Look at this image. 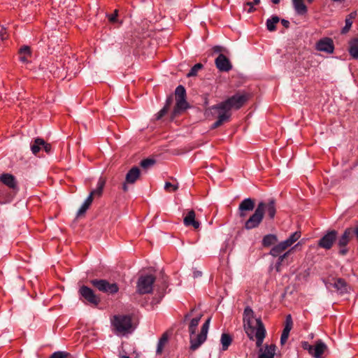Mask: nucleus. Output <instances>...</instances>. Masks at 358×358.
<instances>
[{
    "instance_id": "obj_48",
    "label": "nucleus",
    "mask_w": 358,
    "mask_h": 358,
    "mask_svg": "<svg viewBox=\"0 0 358 358\" xmlns=\"http://www.w3.org/2000/svg\"><path fill=\"white\" fill-rule=\"evenodd\" d=\"M127 184L128 183H126V181L122 184V189L124 192H127L128 190V187H127Z\"/></svg>"
},
{
    "instance_id": "obj_1",
    "label": "nucleus",
    "mask_w": 358,
    "mask_h": 358,
    "mask_svg": "<svg viewBox=\"0 0 358 358\" xmlns=\"http://www.w3.org/2000/svg\"><path fill=\"white\" fill-rule=\"evenodd\" d=\"M276 212L277 206L275 199H269L267 203L259 201L254 213L250 215L248 220H245L243 227L247 230L257 228L262 222L265 213H267L270 220H274Z\"/></svg>"
},
{
    "instance_id": "obj_18",
    "label": "nucleus",
    "mask_w": 358,
    "mask_h": 358,
    "mask_svg": "<svg viewBox=\"0 0 358 358\" xmlns=\"http://www.w3.org/2000/svg\"><path fill=\"white\" fill-rule=\"evenodd\" d=\"M215 64L219 71L221 72H229L233 68V64L227 57L223 53L219 54L217 58H215Z\"/></svg>"
},
{
    "instance_id": "obj_24",
    "label": "nucleus",
    "mask_w": 358,
    "mask_h": 358,
    "mask_svg": "<svg viewBox=\"0 0 358 358\" xmlns=\"http://www.w3.org/2000/svg\"><path fill=\"white\" fill-rule=\"evenodd\" d=\"M105 185L106 179L103 177H100L98 180L96 189L90 192L89 196H91L92 199L96 196L101 197L103 194Z\"/></svg>"
},
{
    "instance_id": "obj_44",
    "label": "nucleus",
    "mask_w": 358,
    "mask_h": 358,
    "mask_svg": "<svg viewBox=\"0 0 358 358\" xmlns=\"http://www.w3.org/2000/svg\"><path fill=\"white\" fill-rule=\"evenodd\" d=\"M213 52L214 53H222V50H223V48L222 46H220V45H215L213 46Z\"/></svg>"
},
{
    "instance_id": "obj_19",
    "label": "nucleus",
    "mask_w": 358,
    "mask_h": 358,
    "mask_svg": "<svg viewBox=\"0 0 358 358\" xmlns=\"http://www.w3.org/2000/svg\"><path fill=\"white\" fill-rule=\"evenodd\" d=\"M319 51L326 52L327 53H334L335 46L331 38H323L317 41L315 45Z\"/></svg>"
},
{
    "instance_id": "obj_49",
    "label": "nucleus",
    "mask_w": 358,
    "mask_h": 358,
    "mask_svg": "<svg viewBox=\"0 0 358 358\" xmlns=\"http://www.w3.org/2000/svg\"><path fill=\"white\" fill-rule=\"evenodd\" d=\"M355 235L356 236V238L358 241V227L354 228Z\"/></svg>"
},
{
    "instance_id": "obj_5",
    "label": "nucleus",
    "mask_w": 358,
    "mask_h": 358,
    "mask_svg": "<svg viewBox=\"0 0 358 358\" xmlns=\"http://www.w3.org/2000/svg\"><path fill=\"white\" fill-rule=\"evenodd\" d=\"M111 324L117 334L124 335L132 330V320L130 315H115L111 319Z\"/></svg>"
},
{
    "instance_id": "obj_16",
    "label": "nucleus",
    "mask_w": 358,
    "mask_h": 358,
    "mask_svg": "<svg viewBox=\"0 0 358 358\" xmlns=\"http://www.w3.org/2000/svg\"><path fill=\"white\" fill-rule=\"evenodd\" d=\"M255 208V200L252 198L244 199L238 207V214L241 219H245L248 212L253 211Z\"/></svg>"
},
{
    "instance_id": "obj_31",
    "label": "nucleus",
    "mask_w": 358,
    "mask_h": 358,
    "mask_svg": "<svg viewBox=\"0 0 358 358\" xmlns=\"http://www.w3.org/2000/svg\"><path fill=\"white\" fill-rule=\"evenodd\" d=\"M278 239L275 234H267L262 238V243L264 248H269L278 242Z\"/></svg>"
},
{
    "instance_id": "obj_43",
    "label": "nucleus",
    "mask_w": 358,
    "mask_h": 358,
    "mask_svg": "<svg viewBox=\"0 0 358 358\" xmlns=\"http://www.w3.org/2000/svg\"><path fill=\"white\" fill-rule=\"evenodd\" d=\"M41 145L42 148L45 150L46 153L49 154L51 152L52 145L50 143L44 141V143L41 144Z\"/></svg>"
},
{
    "instance_id": "obj_36",
    "label": "nucleus",
    "mask_w": 358,
    "mask_h": 358,
    "mask_svg": "<svg viewBox=\"0 0 358 358\" xmlns=\"http://www.w3.org/2000/svg\"><path fill=\"white\" fill-rule=\"evenodd\" d=\"M93 201V199L91 198V196H89L86 199V200L84 201L80 209L78 210L77 213V216L80 217L84 215L86 211L90 208V206L92 205Z\"/></svg>"
},
{
    "instance_id": "obj_3",
    "label": "nucleus",
    "mask_w": 358,
    "mask_h": 358,
    "mask_svg": "<svg viewBox=\"0 0 358 358\" xmlns=\"http://www.w3.org/2000/svg\"><path fill=\"white\" fill-rule=\"evenodd\" d=\"M255 321H257V329L255 337L256 338V345L259 348V358H274L276 345L275 344L268 345L267 344L264 350L262 348L264 339L266 336V330L261 317L256 318Z\"/></svg>"
},
{
    "instance_id": "obj_17",
    "label": "nucleus",
    "mask_w": 358,
    "mask_h": 358,
    "mask_svg": "<svg viewBox=\"0 0 358 358\" xmlns=\"http://www.w3.org/2000/svg\"><path fill=\"white\" fill-rule=\"evenodd\" d=\"M169 285V277L164 271L158 273V303L164 297L167 293V288Z\"/></svg>"
},
{
    "instance_id": "obj_13",
    "label": "nucleus",
    "mask_w": 358,
    "mask_h": 358,
    "mask_svg": "<svg viewBox=\"0 0 358 358\" xmlns=\"http://www.w3.org/2000/svg\"><path fill=\"white\" fill-rule=\"evenodd\" d=\"M176 95V105L174 110L176 113L179 111L185 110L189 108V104L187 101V92L184 85H179L175 90Z\"/></svg>"
},
{
    "instance_id": "obj_55",
    "label": "nucleus",
    "mask_w": 358,
    "mask_h": 358,
    "mask_svg": "<svg viewBox=\"0 0 358 358\" xmlns=\"http://www.w3.org/2000/svg\"><path fill=\"white\" fill-rule=\"evenodd\" d=\"M167 41H168V40H166V41L164 43V44H166Z\"/></svg>"
},
{
    "instance_id": "obj_20",
    "label": "nucleus",
    "mask_w": 358,
    "mask_h": 358,
    "mask_svg": "<svg viewBox=\"0 0 358 358\" xmlns=\"http://www.w3.org/2000/svg\"><path fill=\"white\" fill-rule=\"evenodd\" d=\"M293 328V320L292 317V315H287L285 316V321L284 323L283 331H282V334L280 336V343L281 344L286 343L291 330Z\"/></svg>"
},
{
    "instance_id": "obj_12",
    "label": "nucleus",
    "mask_w": 358,
    "mask_h": 358,
    "mask_svg": "<svg viewBox=\"0 0 358 358\" xmlns=\"http://www.w3.org/2000/svg\"><path fill=\"white\" fill-rule=\"evenodd\" d=\"M78 294L84 302L92 306L96 307L101 302L100 297L95 294L92 288L86 285L80 287Z\"/></svg>"
},
{
    "instance_id": "obj_52",
    "label": "nucleus",
    "mask_w": 358,
    "mask_h": 358,
    "mask_svg": "<svg viewBox=\"0 0 358 358\" xmlns=\"http://www.w3.org/2000/svg\"><path fill=\"white\" fill-rule=\"evenodd\" d=\"M274 4H278L280 0H271Z\"/></svg>"
},
{
    "instance_id": "obj_11",
    "label": "nucleus",
    "mask_w": 358,
    "mask_h": 358,
    "mask_svg": "<svg viewBox=\"0 0 358 358\" xmlns=\"http://www.w3.org/2000/svg\"><path fill=\"white\" fill-rule=\"evenodd\" d=\"M301 347L315 358L322 357L324 352L327 350V345L321 339L316 341L314 345H311L308 341H302Z\"/></svg>"
},
{
    "instance_id": "obj_14",
    "label": "nucleus",
    "mask_w": 358,
    "mask_h": 358,
    "mask_svg": "<svg viewBox=\"0 0 358 358\" xmlns=\"http://www.w3.org/2000/svg\"><path fill=\"white\" fill-rule=\"evenodd\" d=\"M355 235L354 227H347L343 234L338 238L337 245L339 248L340 255L345 256L348 253V245Z\"/></svg>"
},
{
    "instance_id": "obj_29",
    "label": "nucleus",
    "mask_w": 358,
    "mask_h": 358,
    "mask_svg": "<svg viewBox=\"0 0 358 358\" xmlns=\"http://www.w3.org/2000/svg\"><path fill=\"white\" fill-rule=\"evenodd\" d=\"M334 287L340 293H346L348 292L347 282H345L343 278L335 279Z\"/></svg>"
},
{
    "instance_id": "obj_30",
    "label": "nucleus",
    "mask_w": 358,
    "mask_h": 358,
    "mask_svg": "<svg viewBox=\"0 0 358 358\" xmlns=\"http://www.w3.org/2000/svg\"><path fill=\"white\" fill-rule=\"evenodd\" d=\"M19 59L21 62L26 63L28 62V57H31V49L27 45L21 47L18 51Z\"/></svg>"
},
{
    "instance_id": "obj_54",
    "label": "nucleus",
    "mask_w": 358,
    "mask_h": 358,
    "mask_svg": "<svg viewBox=\"0 0 358 358\" xmlns=\"http://www.w3.org/2000/svg\"><path fill=\"white\" fill-rule=\"evenodd\" d=\"M332 1H342V0H331Z\"/></svg>"
},
{
    "instance_id": "obj_50",
    "label": "nucleus",
    "mask_w": 358,
    "mask_h": 358,
    "mask_svg": "<svg viewBox=\"0 0 358 358\" xmlns=\"http://www.w3.org/2000/svg\"><path fill=\"white\" fill-rule=\"evenodd\" d=\"M164 115V110H162L159 112H158V119L160 118V117L163 116Z\"/></svg>"
},
{
    "instance_id": "obj_51",
    "label": "nucleus",
    "mask_w": 358,
    "mask_h": 358,
    "mask_svg": "<svg viewBox=\"0 0 358 358\" xmlns=\"http://www.w3.org/2000/svg\"><path fill=\"white\" fill-rule=\"evenodd\" d=\"M260 3V0H253V5H258Z\"/></svg>"
},
{
    "instance_id": "obj_2",
    "label": "nucleus",
    "mask_w": 358,
    "mask_h": 358,
    "mask_svg": "<svg viewBox=\"0 0 358 358\" xmlns=\"http://www.w3.org/2000/svg\"><path fill=\"white\" fill-rule=\"evenodd\" d=\"M202 315H200L196 317H194L191 320L188 330L189 333V349L192 352H194V350L199 349V347L201 346L203 343L207 340L208 332L210 325L211 317H208L205 322L203 324L200 332L196 335V331L197 329V327L199 325V322Z\"/></svg>"
},
{
    "instance_id": "obj_53",
    "label": "nucleus",
    "mask_w": 358,
    "mask_h": 358,
    "mask_svg": "<svg viewBox=\"0 0 358 358\" xmlns=\"http://www.w3.org/2000/svg\"><path fill=\"white\" fill-rule=\"evenodd\" d=\"M120 358H130L129 356L127 355H122Z\"/></svg>"
},
{
    "instance_id": "obj_26",
    "label": "nucleus",
    "mask_w": 358,
    "mask_h": 358,
    "mask_svg": "<svg viewBox=\"0 0 358 358\" xmlns=\"http://www.w3.org/2000/svg\"><path fill=\"white\" fill-rule=\"evenodd\" d=\"M172 336V331L168 330L164 332L158 340V355L162 354L164 346L169 343V338Z\"/></svg>"
},
{
    "instance_id": "obj_39",
    "label": "nucleus",
    "mask_w": 358,
    "mask_h": 358,
    "mask_svg": "<svg viewBox=\"0 0 358 358\" xmlns=\"http://www.w3.org/2000/svg\"><path fill=\"white\" fill-rule=\"evenodd\" d=\"M164 188L166 190V192H176V189H178V183L174 185V183L166 182L164 184Z\"/></svg>"
},
{
    "instance_id": "obj_21",
    "label": "nucleus",
    "mask_w": 358,
    "mask_h": 358,
    "mask_svg": "<svg viewBox=\"0 0 358 358\" xmlns=\"http://www.w3.org/2000/svg\"><path fill=\"white\" fill-rule=\"evenodd\" d=\"M183 222L186 226H192L194 229H198L200 226V222L196 220V214L193 209L187 213L183 218Z\"/></svg>"
},
{
    "instance_id": "obj_37",
    "label": "nucleus",
    "mask_w": 358,
    "mask_h": 358,
    "mask_svg": "<svg viewBox=\"0 0 358 358\" xmlns=\"http://www.w3.org/2000/svg\"><path fill=\"white\" fill-rule=\"evenodd\" d=\"M156 161L154 158L144 159L141 162V166L143 169H148L155 166Z\"/></svg>"
},
{
    "instance_id": "obj_9",
    "label": "nucleus",
    "mask_w": 358,
    "mask_h": 358,
    "mask_svg": "<svg viewBox=\"0 0 358 358\" xmlns=\"http://www.w3.org/2000/svg\"><path fill=\"white\" fill-rule=\"evenodd\" d=\"M255 313L250 306L245 307L243 310V327L250 339H254L257 326H253Z\"/></svg>"
},
{
    "instance_id": "obj_8",
    "label": "nucleus",
    "mask_w": 358,
    "mask_h": 358,
    "mask_svg": "<svg viewBox=\"0 0 358 358\" xmlns=\"http://www.w3.org/2000/svg\"><path fill=\"white\" fill-rule=\"evenodd\" d=\"M301 236V231H300V230L292 233L286 240L282 241L275 245L270 251V255L273 257L280 255V253H282V252L285 251L289 246H292L293 243H296V241L300 238Z\"/></svg>"
},
{
    "instance_id": "obj_27",
    "label": "nucleus",
    "mask_w": 358,
    "mask_h": 358,
    "mask_svg": "<svg viewBox=\"0 0 358 358\" xmlns=\"http://www.w3.org/2000/svg\"><path fill=\"white\" fill-rule=\"evenodd\" d=\"M313 0H308V2H312ZM292 3L295 11L298 15H306L308 12L306 5L304 3L303 0H292Z\"/></svg>"
},
{
    "instance_id": "obj_35",
    "label": "nucleus",
    "mask_w": 358,
    "mask_h": 358,
    "mask_svg": "<svg viewBox=\"0 0 358 358\" xmlns=\"http://www.w3.org/2000/svg\"><path fill=\"white\" fill-rule=\"evenodd\" d=\"M44 143V140L41 138H36L31 143V150L33 154L36 155L42 148L41 144Z\"/></svg>"
},
{
    "instance_id": "obj_47",
    "label": "nucleus",
    "mask_w": 358,
    "mask_h": 358,
    "mask_svg": "<svg viewBox=\"0 0 358 358\" xmlns=\"http://www.w3.org/2000/svg\"><path fill=\"white\" fill-rule=\"evenodd\" d=\"M281 24L285 28H289V24H290L289 20H285V19L281 20Z\"/></svg>"
},
{
    "instance_id": "obj_41",
    "label": "nucleus",
    "mask_w": 358,
    "mask_h": 358,
    "mask_svg": "<svg viewBox=\"0 0 358 358\" xmlns=\"http://www.w3.org/2000/svg\"><path fill=\"white\" fill-rule=\"evenodd\" d=\"M117 16H118V10H115L113 13L110 14L108 15V19L110 22L111 23H115L117 21Z\"/></svg>"
},
{
    "instance_id": "obj_33",
    "label": "nucleus",
    "mask_w": 358,
    "mask_h": 358,
    "mask_svg": "<svg viewBox=\"0 0 358 358\" xmlns=\"http://www.w3.org/2000/svg\"><path fill=\"white\" fill-rule=\"evenodd\" d=\"M356 12H351L349 15H348L345 18V25L343 28H342V34L348 33V31L350 30L353 23V19L356 17Z\"/></svg>"
},
{
    "instance_id": "obj_15",
    "label": "nucleus",
    "mask_w": 358,
    "mask_h": 358,
    "mask_svg": "<svg viewBox=\"0 0 358 358\" xmlns=\"http://www.w3.org/2000/svg\"><path fill=\"white\" fill-rule=\"evenodd\" d=\"M338 238L337 230L332 229L327 231L317 241V247L326 250L331 249Z\"/></svg>"
},
{
    "instance_id": "obj_6",
    "label": "nucleus",
    "mask_w": 358,
    "mask_h": 358,
    "mask_svg": "<svg viewBox=\"0 0 358 358\" xmlns=\"http://www.w3.org/2000/svg\"><path fill=\"white\" fill-rule=\"evenodd\" d=\"M251 97L252 94H250V92H244V90L242 92L238 90L231 96L227 98L229 111H231L232 109L238 110V109H241L243 106L246 105Z\"/></svg>"
},
{
    "instance_id": "obj_4",
    "label": "nucleus",
    "mask_w": 358,
    "mask_h": 358,
    "mask_svg": "<svg viewBox=\"0 0 358 358\" xmlns=\"http://www.w3.org/2000/svg\"><path fill=\"white\" fill-rule=\"evenodd\" d=\"M210 109L213 110V113L217 115V120L211 125V129H217V127H221L222 124L231 121L232 113L229 112L227 99L211 106Z\"/></svg>"
},
{
    "instance_id": "obj_40",
    "label": "nucleus",
    "mask_w": 358,
    "mask_h": 358,
    "mask_svg": "<svg viewBox=\"0 0 358 358\" xmlns=\"http://www.w3.org/2000/svg\"><path fill=\"white\" fill-rule=\"evenodd\" d=\"M50 358H72L69 353L66 352L57 351L54 352Z\"/></svg>"
},
{
    "instance_id": "obj_34",
    "label": "nucleus",
    "mask_w": 358,
    "mask_h": 358,
    "mask_svg": "<svg viewBox=\"0 0 358 358\" xmlns=\"http://www.w3.org/2000/svg\"><path fill=\"white\" fill-rule=\"evenodd\" d=\"M278 16H272L266 21V27L268 31H273L276 29V24L280 22Z\"/></svg>"
},
{
    "instance_id": "obj_7",
    "label": "nucleus",
    "mask_w": 358,
    "mask_h": 358,
    "mask_svg": "<svg viewBox=\"0 0 358 358\" xmlns=\"http://www.w3.org/2000/svg\"><path fill=\"white\" fill-rule=\"evenodd\" d=\"M89 282L96 290L108 295L115 294L120 289L116 282H110L106 279H92Z\"/></svg>"
},
{
    "instance_id": "obj_46",
    "label": "nucleus",
    "mask_w": 358,
    "mask_h": 358,
    "mask_svg": "<svg viewBox=\"0 0 358 358\" xmlns=\"http://www.w3.org/2000/svg\"><path fill=\"white\" fill-rule=\"evenodd\" d=\"M6 34V30L4 29V27L1 25H0V39H3L4 38V35Z\"/></svg>"
},
{
    "instance_id": "obj_23",
    "label": "nucleus",
    "mask_w": 358,
    "mask_h": 358,
    "mask_svg": "<svg viewBox=\"0 0 358 358\" xmlns=\"http://www.w3.org/2000/svg\"><path fill=\"white\" fill-rule=\"evenodd\" d=\"M141 171L137 166L132 167L126 175V183L134 184L140 177Z\"/></svg>"
},
{
    "instance_id": "obj_42",
    "label": "nucleus",
    "mask_w": 358,
    "mask_h": 358,
    "mask_svg": "<svg viewBox=\"0 0 358 358\" xmlns=\"http://www.w3.org/2000/svg\"><path fill=\"white\" fill-rule=\"evenodd\" d=\"M243 6H244V9L248 10V13L255 12V10H256L254 7L253 2H251V1L245 2Z\"/></svg>"
},
{
    "instance_id": "obj_28",
    "label": "nucleus",
    "mask_w": 358,
    "mask_h": 358,
    "mask_svg": "<svg viewBox=\"0 0 358 358\" xmlns=\"http://www.w3.org/2000/svg\"><path fill=\"white\" fill-rule=\"evenodd\" d=\"M300 244V243H296L293 248H290L289 250L286 251L283 255L282 253L280 254V255H278V259L275 263V271H280V267L283 264V262L285 259L287 258L288 256H289L296 248Z\"/></svg>"
},
{
    "instance_id": "obj_38",
    "label": "nucleus",
    "mask_w": 358,
    "mask_h": 358,
    "mask_svg": "<svg viewBox=\"0 0 358 358\" xmlns=\"http://www.w3.org/2000/svg\"><path fill=\"white\" fill-rule=\"evenodd\" d=\"M203 67V66L201 63H197V64H194L192 67V69H190L189 71L187 73V77L196 76L199 71L202 69Z\"/></svg>"
},
{
    "instance_id": "obj_25",
    "label": "nucleus",
    "mask_w": 358,
    "mask_h": 358,
    "mask_svg": "<svg viewBox=\"0 0 358 358\" xmlns=\"http://www.w3.org/2000/svg\"><path fill=\"white\" fill-rule=\"evenodd\" d=\"M348 52L352 58L358 59V36L355 38H352L348 43Z\"/></svg>"
},
{
    "instance_id": "obj_45",
    "label": "nucleus",
    "mask_w": 358,
    "mask_h": 358,
    "mask_svg": "<svg viewBox=\"0 0 358 358\" xmlns=\"http://www.w3.org/2000/svg\"><path fill=\"white\" fill-rule=\"evenodd\" d=\"M194 309H192L190 310V312L189 313H187L185 314L184 315V319H183V321L185 322L187 320V319H189V317H191L192 315V313L194 312Z\"/></svg>"
},
{
    "instance_id": "obj_32",
    "label": "nucleus",
    "mask_w": 358,
    "mask_h": 358,
    "mask_svg": "<svg viewBox=\"0 0 358 358\" xmlns=\"http://www.w3.org/2000/svg\"><path fill=\"white\" fill-rule=\"evenodd\" d=\"M233 338L229 334L223 333L221 336L222 350H227L232 343Z\"/></svg>"
},
{
    "instance_id": "obj_22",
    "label": "nucleus",
    "mask_w": 358,
    "mask_h": 358,
    "mask_svg": "<svg viewBox=\"0 0 358 358\" xmlns=\"http://www.w3.org/2000/svg\"><path fill=\"white\" fill-rule=\"evenodd\" d=\"M0 181L10 189H16L17 181L14 176L10 173H3L0 176Z\"/></svg>"
},
{
    "instance_id": "obj_10",
    "label": "nucleus",
    "mask_w": 358,
    "mask_h": 358,
    "mask_svg": "<svg viewBox=\"0 0 358 358\" xmlns=\"http://www.w3.org/2000/svg\"><path fill=\"white\" fill-rule=\"evenodd\" d=\"M155 277L153 275H141L136 283V292L145 294L152 292Z\"/></svg>"
}]
</instances>
